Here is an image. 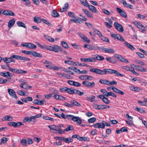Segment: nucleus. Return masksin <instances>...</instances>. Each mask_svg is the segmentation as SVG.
I'll use <instances>...</instances> for the list:
<instances>
[{
    "mask_svg": "<svg viewBox=\"0 0 147 147\" xmlns=\"http://www.w3.org/2000/svg\"><path fill=\"white\" fill-rule=\"evenodd\" d=\"M109 73L111 74H114L117 76L123 77L124 75L120 73L118 71L114 69H103V74H106L107 73Z\"/></svg>",
    "mask_w": 147,
    "mask_h": 147,
    "instance_id": "f257e3e1",
    "label": "nucleus"
},
{
    "mask_svg": "<svg viewBox=\"0 0 147 147\" xmlns=\"http://www.w3.org/2000/svg\"><path fill=\"white\" fill-rule=\"evenodd\" d=\"M97 48L98 49L107 53H115L114 50L111 49L105 48L103 47H98Z\"/></svg>",
    "mask_w": 147,
    "mask_h": 147,
    "instance_id": "f03ea898",
    "label": "nucleus"
},
{
    "mask_svg": "<svg viewBox=\"0 0 147 147\" xmlns=\"http://www.w3.org/2000/svg\"><path fill=\"white\" fill-rule=\"evenodd\" d=\"M48 127L51 129L58 131L60 134H63L65 133L64 131L59 129V127L55 125H52L48 126Z\"/></svg>",
    "mask_w": 147,
    "mask_h": 147,
    "instance_id": "7ed1b4c3",
    "label": "nucleus"
},
{
    "mask_svg": "<svg viewBox=\"0 0 147 147\" xmlns=\"http://www.w3.org/2000/svg\"><path fill=\"white\" fill-rule=\"evenodd\" d=\"M91 58L92 62H95L96 61V60L102 61L104 60L105 59L103 57L98 55H94L93 57H91Z\"/></svg>",
    "mask_w": 147,
    "mask_h": 147,
    "instance_id": "20e7f679",
    "label": "nucleus"
},
{
    "mask_svg": "<svg viewBox=\"0 0 147 147\" xmlns=\"http://www.w3.org/2000/svg\"><path fill=\"white\" fill-rule=\"evenodd\" d=\"M107 89L109 90L112 89L116 93H118L121 95H123L124 94V92H123L113 86L108 87L107 88Z\"/></svg>",
    "mask_w": 147,
    "mask_h": 147,
    "instance_id": "39448f33",
    "label": "nucleus"
},
{
    "mask_svg": "<svg viewBox=\"0 0 147 147\" xmlns=\"http://www.w3.org/2000/svg\"><path fill=\"white\" fill-rule=\"evenodd\" d=\"M111 36L115 40L117 39L121 41H125L123 38L118 34H112Z\"/></svg>",
    "mask_w": 147,
    "mask_h": 147,
    "instance_id": "423d86ee",
    "label": "nucleus"
},
{
    "mask_svg": "<svg viewBox=\"0 0 147 147\" xmlns=\"http://www.w3.org/2000/svg\"><path fill=\"white\" fill-rule=\"evenodd\" d=\"M114 26L118 31L121 32H123V31L122 26L121 24H118L117 22H115Z\"/></svg>",
    "mask_w": 147,
    "mask_h": 147,
    "instance_id": "0eeeda50",
    "label": "nucleus"
},
{
    "mask_svg": "<svg viewBox=\"0 0 147 147\" xmlns=\"http://www.w3.org/2000/svg\"><path fill=\"white\" fill-rule=\"evenodd\" d=\"M90 71L94 73L100 75H104L103 69L102 70L99 69L95 68L90 69Z\"/></svg>",
    "mask_w": 147,
    "mask_h": 147,
    "instance_id": "6e6552de",
    "label": "nucleus"
},
{
    "mask_svg": "<svg viewBox=\"0 0 147 147\" xmlns=\"http://www.w3.org/2000/svg\"><path fill=\"white\" fill-rule=\"evenodd\" d=\"M8 93L13 98H15L16 99L18 98V96L16 95L15 91L12 89L9 88L7 90Z\"/></svg>",
    "mask_w": 147,
    "mask_h": 147,
    "instance_id": "1a4fd4ad",
    "label": "nucleus"
},
{
    "mask_svg": "<svg viewBox=\"0 0 147 147\" xmlns=\"http://www.w3.org/2000/svg\"><path fill=\"white\" fill-rule=\"evenodd\" d=\"M8 125L9 126H12L14 127H18L22 125H23L22 122H19L16 123L14 122H12L8 123Z\"/></svg>",
    "mask_w": 147,
    "mask_h": 147,
    "instance_id": "9d476101",
    "label": "nucleus"
},
{
    "mask_svg": "<svg viewBox=\"0 0 147 147\" xmlns=\"http://www.w3.org/2000/svg\"><path fill=\"white\" fill-rule=\"evenodd\" d=\"M116 9L121 16L125 18H127V15L124 11L119 7H117Z\"/></svg>",
    "mask_w": 147,
    "mask_h": 147,
    "instance_id": "9b49d317",
    "label": "nucleus"
},
{
    "mask_svg": "<svg viewBox=\"0 0 147 147\" xmlns=\"http://www.w3.org/2000/svg\"><path fill=\"white\" fill-rule=\"evenodd\" d=\"M94 127L95 128H100L101 129H104L105 128V124L104 121L102 123H98L93 125Z\"/></svg>",
    "mask_w": 147,
    "mask_h": 147,
    "instance_id": "f8f14e48",
    "label": "nucleus"
},
{
    "mask_svg": "<svg viewBox=\"0 0 147 147\" xmlns=\"http://www.w3.org/2000/svg\"><path fill=\"white\" fill-rule=\"evenodd\" d=\"M62 117L64 119H67L69 120H72L73 115H65L63 113H62L61 114Z\"/></svg>",
    "mask_w": 147,
    "mask_h": 147,
    "instance_id": "ddd939ff",
    "label": "nucleus"
},
{
    "mask_svg": "<svg viewBox=\"0 0 147 147\" xmlns=\"http://www.w3.org/2000/svg\"><path fill=\"white\" fill-rule=\"evenodd\" d=\"M80 36L83 40V41L84 42H87L89 43L90 42V40L89 39H88L86 36L82 34H80L78 33Z\"/></svg>",
    "mask_w": 147,
    "mask_h": 147,
    "instance_id": "4468645a",
    "label": "nucleus"
},
{
    "mask_svg": "<svg viewBox=\"0 0 147 147\" xmlns=\"http://www.w3.org/2000/svg\"><path fill=\"white\" fill-rule=\"evenodd\" d=\"M120 1L123 4L124 6L125 7L129 8L130 9H132L133 8V6L127 3L125 0H121Z\"/></svg>",
    "mask_w": 147,
    "mask_h": 147,
    "instance_id": "2eb2a0df",
    "label": "nucleus"
},
{
    "mask_svg": "<svg viewBox=\"0 0 147 147\" xmlns=\"http://www.w3.org/2000/svg\"><path fill=\"white\" fill-rule=\"evenodd\" d=\"M84 48H87L90 50H97L98 49L95 46H92L88 44H85L84 45Z\"/></svg>",
    "mask_w": 147,
    "mask_h": 147,
    "instance_id": "dca6fc26",
    "label": "nucleus"
},
{
    "mask_svg": "<svg viewBox=\"0 0 147 147\" xmlns=\"http://www.w3.org/2000/svg\"><path fill=\"white\" fill-rule=\"evenodd\" d=\"M135 67L136 70L141 72H145L146 71V69L142 66L137 65L135 66Z\"/></svg>",
    "mask_w": 147,
    "mask_h": 147,
    "instance_id": "f3484780",
    "label": "nucleus"
},
{
    "mask_svg": "<svg viewBox=\"0 0 147 147\" xmlns=\"http://www.w3.org/2000/svg\"><path fill=\"white\" fill-rule=\"evenodd\" d=\"M82 11L88 17L91 18H93L92 14L87 10L85 9H83Z\"/></svg>",
    "mask_w": 147,
    "mask_h": 147,
    "instance_id": "a211bd4d",
    "label": "nucleus"
},
{
    "mask_svg": "<svg viewBox=\"0 0 147 147\" xmlns=\"http://www.w3.org/2000/svg\"><path fill=\"white\" fill-rule=\"evenodd\" d=\"M106 59L109 63L113 64H115L117 62V61L112 57H108L106 58Z\"/></svg>",
    "mask_w": 147,
    "mask_h": 147,
    "instance_id": "6ab92c4d",
    "label": "nucleus"
},
{
    "mask_svg": "<svg viewBox=\"0 0 147 147\" xmlns=\"http://www.w3.org/2000/svg\"><path fill=\"white\" fill-rule=\"evenodd\" d=\"M0 75L3 77H12V76L11 74L9 72H1L0 73Z\"/></svg>",
    "mask_w": 147,
    "mask_h": 147,
    "instance_id": "aec40b11",
    "label": "nucleus"
},
{
    "mask_svg": "<svg viewBox=\"0 0 147 147\" xmlns=\"http://www.w3.org/2000/svg\"><path fill=\"white\" fill-rule=\"evenodd\" d=\"M72 120L75 122H76L79 124H81V120L80 118L78 117H76L73 115Z\"/></svg>",
    "mask_w": 147,
    "mask_h": 147,
    "instance_id": "412c9836",
    "label": "nucleus"
},
{
    "mask_svg": "<svg viewBox=\"0 0 147 147\" xmlns=\"http://www.w3.org/2000/svg\"><path fill=\"white\" fill-rule=\"evenodd\" d=\"M89 10L93 13H96L97 9L95 7L92 5H89L88 4L87 6Z\"/></svg>",
    "mask_w": 147,
    "mask_h": 147,
    "instance_id": "4be33fe9",
    "label": "nucleus"
},
{
    "mask_svg": "<svg viewBox=\"0 0 147 147\" xmlns=\"http://www.w3.org/2000/svg\"><path fill=\"white\" fill-rule=\"evenodd\" d=\"M15 22V20L14 19L11 20L8 22V26L9 28L12 27L14 24Z\"/></svg>",
    "mask_w": 147,
    "mask_h": 147,
    "instance_id": "5701e85b",
    "label": "nucleus"
},
{
    "mask_svg": "<svg viewBox=\"0 0 147 147\" xmlns=\"http://www.w3.org/2000/svg\"><path fill=\"white\" fill-rule=\"evenodd\" d=\"M124 44L125 45L131 50H134L135 49V48L133 46L129 43L126 41H124Z\"/></svg>",
    "mask_w": 147,
    "mask_h": 147,
    "instance_id": "b1692460",
    "label": "nucleus"
},
{
    "mask_svg": "<svg viewBox=\"0 0 147 147\" xmlns=\"http://www.w3.org/2000/svg\"><path fill=\"white\" fill-rule=\"evenodd\" d=\"M75 89L74 88H71V89L67 88V92L68 93L71 94H73L75 93Z\"/></svg>",
    "mask_w": 147,
    "mask_h": 147,
    "instance_id": "393cba45",
    "label": "nucleus"
},
{
    "mask_svg": "<svg viewBox=\"0 0 147 147\" xmlns=\"http://www.w3.org/2000/svg\"><path fill=\"white\" fill-rule=\"evenodd\" d=\"M17 24L19 27H21L25 28H26L25 24L21 21H18L17 22Z\"/></svg>",
    "mask_w": 147,
    "mask_h": 147,
    "instance_id": "a878e982",
    "label": "nucleus"
},
{
    "mask_svg": "<svg viewBox=\"0 0 147 147\" xmlns=\"http://www.w3.org/2000/svg\"><path fill=\"white\" fill-rule=\"evenodd\" d=\"M69 7L68 3H66L64 5V7L61 8L60 9V11L61 12H63L64 11H65Z\"/></svg>",
    "mask_w": 147,
    "mask_h": 147,
    "instance_id": "bb28decb",
    "label": "nucleus"
},
{
    "mask_svg": "<svg viewBox=\"0 0 147 147\" xmlns=\"http://www.w3.org/2000/svg\"><path fill=\"white\" fill-rule=\"evenodd\" d=\"M52 16L55 18H57L59 16V15L58 13L55 10H53L51 12Z\"/></svg>",
    "mask_w": 147,
    "mask_h": 147,
    "instance_id": "cd10ccee",
    "label": "nucleus"
},
{
    "mask_svg": "<svg viewBox=\"0 0 147 147\" xmlns=\"http://www.w3.org/2000/svg\"><path fill=\"white\" fill-rule=\"evenodd\" d=\"M32 55L35 57H42V55L41 54L34 51H32Z\"/></svg>",
    "mask_w": 147,
    "mask_h": 147,
    "instance_id": "c85d7f7f",
    "label": "nucleus"
},
{
    "mask_svg": "<svg viewBox=\"0 0 147 147\" xmlns=\"http://www.w3.org/2000/svg\"><path fill=\"white\" fill-rule=\"evenodd\" d=\"M70 102L73 105H74L77 106H80L81 105L77 101L74 100H71Z\"/></svg>",
    "mask_w": 147,
    "mask_h": 147,
    "instance_id": "c756f323",
    "label": "nucleus"
},
{
    "mask_svg": "<svg viewBox=\"0 0 147 147\" xmlns=\"http://www.w3.org/2000/svg\"><path fill=\"white\" fill-rule=\"evenodd\" d=\"M74 129V127L72 125H69L67 127L63 130L65 131H68L70 130H73Z\"/></svg>",
    "mask_w": 147,
    "mask_h": 147,
    "instance_id": "7c9ffc66",
    "label": "nucleus"
},
{
    "mask_svg": "<svg viewBox=\"0 0 147 147\" xmlns=\"http://www.w3.org/2000/svg\"><path fill=\"white\" fill-rule=\"evenodd\" d=\"M80 60L81 61H83V62H84L88 61V62H92L91 57L88 58H80Z\"/></svg>",
    "mask_w": 147,
    "mask_h": 147,
    "instance_id": "2f4dec72",
    "label": "nucleus"
},
{
    "mask_svg": "<svg viewBox=\"0 0 147 147\" xmlns=\"http://www.w3.org/2000/svg\"><path fill=\"white\" fill-rule=\"evenodd\" d=\"M10 58L11 57L8 58L5 57L3 58V60L6 63H10Z\"/></svg>",
    "mask_w": 147,
    "mask_h": 147,
    "instance_id": "473e14b6",
    "label": "nucleus"
},
{
    "mask_svg": "<svg viewBox=\"0 0 147 147\" xmlns=\"http://www.w3.org/2000/svg\"><path fill=\"white\" fill-rule=\"evenodd\" d=\"M9 140V139L8 138L6 137H3L1 140V145L2 144H5Z\"/></svg>",
    "mask_w": 147,
    "mask_h": 147,
    "instance_id": "72a5a7b5",
    "label": "nucleus"
},
{
    "mask_svg": "<svg viewBox=\"0 0 147 147\" xmlns=\"http://www.w3.org/2000/svg\"><path fill=\"white\" fill-rule=\"evenodd\" d=\"M42 19L37 17H34V20L36 23H40L41 22Z\"/></svg>",
    "mask_w": 147,
    "mask_h": 147,
    "instance_id": "f704fd0d",
    "label": "nucleus"
},
{
    "mask_svg": "<svg viewBox=\"0 0 147 147\" xmlns=\"http://www.w3.org/2000/svg\"><path fill=\"white\" fill-rule=\"evenodd\" d=\"M136 25V26L140 29H141L142 28L144 27V26L140 22H136V23H134Z\"/></svg>",
    "mask_w": 147,
    "mask_h": 147,
    "instance_id": "c9c22d12",
    "label": "nucleus"
},
{
    "mask_svg": "<svg viewBox=\"0 0 147 147\" xmlns=\"http://www.w3.org/2000/svg\"><path fill=\"white\" fill-rule=\"evenodd\" d=\"M65 140H64V142L66 143H69L70 142H72L73 141V139L72 138H65L64 139Z\"/></svg>",
    "mask_w": 147,
    "mask_h": 147,
    "instance_id": "e433bc0d",
    "label": "nucleus"
},
{
    "mask_svg": "<svg viewBox=\"0 0 147 147\" xmlns=\"http://www.w3.org/2000/svg\"><path fill=\"white\" fill-rule=\"evenodd\" d=\"M57 48L62 53L64 54H67V53L65 51L63 50L62 48L58 46H56Z\"/></svg>",
    "mask_w": 147,
    "mask_h": 147,
    "instance_id": "4c0bfd02",
    "label": "nucleus"
},
{
    "mask_svg": "<svg viewBox=\"0 0 147 147\" xmlns=\"http://www.w3.org/2000/svg\"><path fill=\"white\" fill-rule=\"evenodd\" d=\"M36 47V45H34V44L28 43V48L31 49H35Z\"/></svg>",
    "mask_w": 147,
    "mask_h": 147,
    "instance_id": "58836bf2",
    "label": "nucleus"
},
{
    "mask_svg": "<svg viewBox=\"0 0 147 147\" xmlns=\"http://www.w3.org/2000/svg\"><path fill=\"white\" fill-rule=\"evenodd\" d=\"M67 14L70 17L74 18H77V17L75 16L74 13L72 12H68L67 13Z\"/></svg>",
    "mask_w": 147,
    "mask_h": 147,
    "instance_id": "ea45409f",
    "label": "nucleus"
},
{
    "mask_svg": "<svg viewBox=\"0 0 147 147\" xmlns=\"http://www.w3.org/2000/svg\"><path fill=\"white\" fill-rule=\"evenodd\" d=\"M75 92L76 94L79 96H82L84 94V92H81L80 91L78 90L75 89Z\"/></svg>",
    "mask_w": 147,
    "mask_h": 147,
    "instance_id": "a19ab883",
    "label": "nucleus"
},
{
    "mask_svg": "<svg viewBox=\"0 0 147 147\" xmlns=\"http://www.w3.org/2000/svg\"><path fill=\"white\" fill-rule=\"evenodd\" d=\"M87 100L90 102H92L94 101L95 98V96H92L91 97H86Z\"/></svg>",
    "mask_w": 147,
    "mask_h": 147,
    "instance_id": "79ce46f5",
    "label": "nucleus"
},
{
    "mask_svg": "<svg viewBox=\"0 0 147 147\" xmlns=\"http://www.w3.org/2000/svg\"><path fill=\"white\" fill-rule=\"evenodd\" d=\"M44 37L46 39L50 42H53L54 41V39L51 37L47 36H44Z\"/></svg>",
    "mask_w": 147,
    "mask_h": 147,
    "instance_id": "37998d69",
    "label": "nucleus"
},
{
    "mask_svg": "<svg viewBox=\"0 0 147 147\" xmlns=\"http://www.w3.org/2000/svg\"><path fill=\"white\" fill-rule=\"evenodd\" d=\"M62 46L65 49H67L69 48V47L67 43L65 41H62L61 42Z\"/></svg>",
    "mask_w": 147,
    "mask_h": 147,
    "instance_id": "c03bdc74",
    "label": "nucleus"
},
{
    "mask_svg": "<svg viewBox=\"0 0 147 147\" xmlns=\"http://www.w3.org/2000/svg\"><path fill=\"white\" fill-rule=\"evenodd\" d=\"M32 121L30 117H26L23 120V122L24 123H25L27 121L30 122Z\"/></svg>",
    "mask_w": 147,
    "mask_h": 147,
    "instance_id": "a18cd8bd",
    "label": "nucleus"
},
{
    "mask_svg": "<svg viewBox=\"0 0 147 147\" xmlns=\"http://www.w3.org/2000/svg\"><path fill=\"white\" fill-rule=\"evenodd\" d=\"M95 85V83L94 82H88V84L87 87L88 88H92Z\"/></svg>",
    "mask_w": 147,
    "mask_h": 147,
    "instance_id": "49530a36",
    "label": "nucleus"
},
{
    "mask_svg": "<svg viewBox=\"0 0 147 147\" xmlns=\"http://www.w3.org/2000/svg\"><path fill=\"white\" fill-rule=\"evenodd\" d=\"M16 72H17L16 73L18 74H24L27 73L26 71L22 69H17Z\"/></svg>",
    "mask_w": 147,
    "mask_h": 147,
    "instance_id": "de8ad7c7",
    "label": "nucleus"
},
{
    "mask_svg": "<svg viewBox=\"0 0 147 147\" xmlns=\"http://www.w3.org/2000/svg\"><path fill=\"white\" fill-rule=\"evenodd\" d=\"M42 22L45 24H47L49 26H52V24H51L48 20H46L43 19H42Z\"/></svg>",
    "mask_w": 147,
    "mask_h": 147,
    "instance_id": "09e8293b",
    "label": "nucleus"
},
{
    "mask_svg": "<svg viewBox=\"0 0 147 147\" xmlns=\"http://www.w3.org/2000/svg\"><path fill=\"white\" fill-rule=\"evenodd\" d=\"M80 1L82 5L86 7L87 6L88 3L86 0H80Z\"/></svg>",
    "mask_w": 147,
    "mask_h": 147,
    "instance_id": "8fccbe9b",
    "label": "nucleus"
},
{
    "mask_svg": "<svg viewBox=\"0 0 147 147\" xmlns=\"http://www.w3.org/2000/svg\"><path fill=\"white\" fill-rule=\"evenodd\" d=\"M136 109L137 111H139L141 113H145L146 112L145 111L143 110L142 108H138L137 107L136 108Z\"/></svg>",
    "mask_w": 147,
    "mask_h": 147,
    "instance_id": "3c124183",
    "label": "nucleus"
},
{
    "mask_svg": "<svg viewBox=\"0 0 147 147\" xmlns=\"http://www.w3.org/2000/svg\"><path fill=\"white\" fill-rule=\"evenodd\" d=\"M100 38H101V39L102 40L104 41L108 42H109V39L103 36L102 35V36H101Z\"/></svg>",
    "mask_w": 147,
    "mask_h": 147,
    "instance_id": "603ef678",
    "label": "nucleus"
},
{
    "mask_svg": "<svg viewBox=\"0 0 147 147\" xmlns=\"http://www.w3.org/2000/svg\"><path fill=\"white\" fill-rule=\"evenodd\" d=\"M33 51H27L26 50H23L22 51V53H23L26 55H32V54Z\"/></svg>",
    "mask_w": 147,
    "mask_h": 147,
    "instance_id": "864d4df0",
    "label": "nucleus"
},
{
    "mask_svg": "<svg viewBox=\"0 0 147 147\" xmlns=\"http://www.w3.org/2000/svg\"><path fill=\"white\" fill-rule=\"evenodd\" d=\"M119 60L121 62L125 63H128L129 62V61L127 59H125L122 56Z\"/></svg>",
    "mask_w": 147,
    "mask_h": 147,
    "instance_id": "5fc2aeb1",
    "label": "nucleus"
},
{
    "mask_svg": "<svg viewBox=\"0 0 147 147\" xmlns=\"http://www.w3.org/2000/svg\"><path fill=\"white\" fill-rule=\"evenodd\" d=\"M94 31L95 33L96 34L99 36L100 37L101 36H102V34L100 32V31L97 29H95Z\"/></svg>",
    "mask_w": 147,
    "mask_h": 147,
    "instance_id": "6e6d98bb",
    "label": "nucleus"
},
{
    "mask_svg": "<svg viewBox=\"0 0 147 147\" xmlns=\"http://www.w3.org/2000/svg\"><path fill=\"white\" fill-rule=\"evenodd\" d=\"M11 58H13V59H15L16 60H20V56L16 55H13L11 56Z\"/></svg>",
    "mask_w": 147,
    "mask_h": 147,
    "instance_id": "4d7b16f0",
    "label": "nucleus"
},
{
    "mask_svg": "<svg viewBox=\"0 0 147 147\" xmlns=\"http://www.w3.org/2000/svg\"><path fill=\"white\" fill-rule=\"evenodd\" d=\"M102 101L106 104H108L110 103V101L108 98L106 97H105L102 100Z\"/></svg>",
    "mask_w": 147,
    "mask_h": 147,
    "instance_id": "13d9d810",
    "label": "nucleus"
},
{
    "mask_svg": "<svg viewBox=\"0 0 147 147\" xmlns=\"http://www.w3.org/2000/svg\"><path fill=\"white\" fill-rule=\"evenodd\" d=\"M64 63L65 64L67 63L69 65H73V63H75L74 61L70 60L65 61Z\"/></svg>",
    "mask_w": 147,
    "mask_h": 147,
    "instance_id": "bf43d9fd",
    "label": "nucleus"
},
{
    "mask_svg": "<svg viewBox=\"0 0 147 147\" xmlns=\"http://www.w3.org/2000/svg\"><path fill=\"white\" fill-rule=\"evenodd\" d=\"M135 62L142 66H144L145 65L144 63L140 60L136 59L135 60Z\"/></svg>",
    "mask_w": 147,
    "mask_h": 147,
    "instance_id": "052dcab7",
    "label": "nucleus"
},
{
    "mask_svg": "<svg viewBox=\"0 0 147 147\" xmlns=\"http://www.w3.org/2000/svg\"><path fill=\"white\" fill-rule=\"evenodd\" d=\"M121 68L127 71H129L130 70L131 67H128L127 66H122L121 67Z\"/></svg>",
    "mask_w": 147,
    "mask_h": 147,
    "instance_id": "680f3d73",
    "label": "nucleus"
},
{
    "mask_svg": "<svg viewBox=\"0 0 147 147\" xmlns=\"http://www.w3.org/2000/svg\"><path fill=\"white\" fill-rule=\"evenodd\" d=\"M20 60H24L26 61H29L30 60V59L28 58H26L24 57L20 56Z\"/></svg>",
    "mask_w": 147,
    "mask_h": 147,
    "instance_id": "e2e57ef3",
    "label": "nucleus"
},
{
    "mask_svg": "<svg viewBox=\"0 0 147 147\" xmlns=\"http://www.w3.org/2000/svg\"><path fill=\"white\" fill-rule=\"evenodd\" d=\"M96 119L95 117H92L88 119V121L90 123H92L94 122Z\"/></svg>",
    "mask_w": 147,
    "mask_h": 147,
    "instance_id": "0e129e2a",
    "label": "nucleus"
},
{
    "mask_svg": "<svg viewBox=\"0 0 147 147\" xmlns=\"http://www.w3.org/2000/svg\"><path fill=\"white\" fill-rule=\"evenodd\" d=\"M52 47L49 46H47L46 45H45L44 49H47L50 51H52L53 48Z\"/></svg>",
    "mask_w": 147,
    "mask_h": 147,
    "instance_id": "69168bd1",
    "label": "nucleus"
},
{
    "mask_svg": "<svg viewBox=\"0 0 147 147\" xmlns=\"http://www.w3.org/2000/svg\"><path fill=\"white\" fill-rule=\"evenodd\" d=\"M27 140L25 139H22L21 141V143L24 146H25L26 145L27 143Z\"/></svg>",
    "mask_w": 147,
    "mask_h": 147,
    "instance_id": "338daca9",
    "label": "nucleus"
},
{
    "mask_svg": "<svg viewBox=\"0 0 147 147\" xmlns=\"http://www.w3.org/2000/svg\"><path fill=\"white\" fill-rule=\"evenodd\" d=\"M100 91L104 95L106 96L108 92L107 91L104 89H101L100 90Z\"/></svg>",
    "mask_w": 147,
    "mask_h": 147,
    "instance_id": "774afa93",
    "label": "nucleus"
}]
</instances>
